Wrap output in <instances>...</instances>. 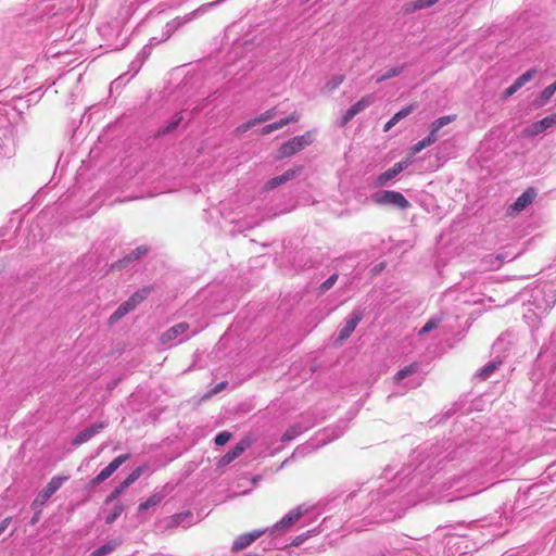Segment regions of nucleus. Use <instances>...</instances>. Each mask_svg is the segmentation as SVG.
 <instances>
[{"mask_svg":"<svg viewBox=\"0 0 556 556\" xmlns=\"http://www.w3.org/2000/svg\"><path fill=\"white\" fill-rule=\"evenodd\" d=\"M153 291L152 286H146L141 289L135 291L130 298L127 300L134 308H136L140 303H142Z\"/></svg>","mask_w":556,"mask_h":556,"instance_id":"a211bd4d","label":"nucleus"},{"mask_svg":"<svg viewBox=\"0 0 556 556\" xmlns=\"http://www.w3.org/2000/svg\"><path fill=\"white\" fill-rule=\"evenodd\" d=\"M116 201L119 202V203L125 202V200H121V199H117Z\"/></svg>","mask_w":556,"mask_h":556,"instance_id":"3c124183","label":"nucleus"},{"mask_svg":"<svg viewBox=\"0 0 556 556\" xmlns=\"http://www.w3.org/2000/svg\"><path fill=\"white\" fill-rule=\"evenodd\" d=\"M414 111V105H408L395 113L383 126V131H389L395 126L402 118L408 116Z\"/></svg>","mask_w":556,"mask_h":556,"instance_id":"6ab92c4d","label":"nucleus"},{"mask_svg":"<svg viewBox=\"0 0 556 556\" xmlns=\"http://www.w3.org/2000/svg\"><path fill=\"white\" fill-rule=\"evenodd\" d=\"M265 531L263 530H255L250 533H244L239 535L232 544L231 551L232 552H239L247 547H249L254 541H256L258 538H261Z\"/></svg>","mask_w":556,"mask_h":556,"instance_id":"9b49d317","label":"nucleus"},{"mask_svg":"<svg viewBox=\"0 0 556 556\" xmlns=\"http://www.w3.org/2000/svg\"><path fill=\"white\" fill-rule=\"evenodd\" d=\"M345 76L343 74L333 75L325 84L326 92H333L343 84Z\"/></svg>","mask_w":556,"mask_h":556,"instance_id":"393cba45","label":"nucleus"},{"mask_svg":"<svg viewBox=\"0 0 556 556\" xmlns=\"http://www.w3.org/2000/svg\"><path fill=\"white\" fill-rule=\"evenodd\" d=\"M536 191L534 188L527 189L522 194H520L517 200L508 206L507 215L516 216L520 212H522L526 207H528L535 199Z\"/></svg>","mask_w":556,"mask_h":556,"instance_id":"423d86ee","label":"nucleus"},{"mask_svg":"<svg viewBox=\"0 0 556 556\" xmlns=\"http://www.w3.org/2000/svg\"><path fill=\"white\" fill-rule=\"evenodd\" d=\"M189 517H191V511H189V510L182 511V513H179V514H175V515L170 516V518H169V526L170 527H177L185 519H187Z\"/></svg>","mask_w":556,"mask_h":556,"instance_id":"c756f323","label":"nucleus"},{"mask_svg":"<svg viewBox=\"0 0 556 556\" xmlns=\"http://www.w3.org/2000/svg\"><path fill=\"white\" fill-rule=\"evenodd\" d=\"M11 522V517H7L4 518L1 522H0V535L7 530V528L9 527Z\"/></svg>","mask_w":556,"mask_h":556,"instance_id":"37998d69","label":"nucleus"},{"mask_svg":"<svg viewBox=\"0 0 556 556\" xmlns=\"http://www.w3.org/2000/svg\"><path fill=\"white\" fill-rule=\"evenodd\" d=\"M517 90H519V88L513 84L510 85L508 88L505 89V91L503 92L502 94V99L503 100H506L508 99L509 97H511Z\"/></svg>","mask_w":556,"mask_h":556,"instance_id":"a19ab883","label":"nucleus"},{"mask_svg":"<svg viewBox=\"0 0 556 556\" xmlns=\"http://www.w3.org/2000/svg\"><path fill=\"white\" fill-rule=\"evenodd\" d=\"M555 91H556V81L542 90L541 98L543 99V101H547L553 97Z\"/></svg>","mask_w":556,"mask_h":556,"instance_id":"72a5a7b5","label":"nucleus"},{"mask_svg":"<svg viewBox=\"0 0 556 556\" xmlns=\"http://www.w3.org/2000/svg\"><path fill=\"white\" fill-rule=\"evenodd\" d=\"M457 118V115L456 114H453V115H445V116H441L439 118H437L434 122L431 123L430 125V134L431 135H437L438 131L443 128L444 126L455 122Z\"/></svg>","mask_w":556,"mask_h":556,"instance_id":"412c9836","label":"nucleus"},{"mask_svg":"<svg viewBox=\"0 0 556 556\" xmlns=\"http://www.w3.org/2000/svg\"><path fill=\"white\" fill-rule=\"evenodd\" d=\"M303 509L301 507H298L294 510H291L281 520L275 523L273 530L274 531H280L286 530L293 526L302 516H303Z\"/></svg>","mask_w":556,"mask_h":556,"instance_id":"dca6fc26","label":"nucleus"},{"mask_svg":"<svg viewBox=\"0 0 556 556\" xmlns=\"http://www.w3.org/2000/svg\"><path fill=\"white\" fill-rule=\"evenodd\" d=\"M302 170H303V166L300 165V166H295L293 168L286 170L283 174H281L279 176L273 177L271 179L266 181V184L264 185V190L265 191L274 190L275 188L298 177L302 173Z\"/></svg>","mask_w":556,"mask_h":556,"instance_id":"6e6552de","label":"nucleus"},{"mask_svg":"<svg viewBox=\"0 0 556 556\" xmlns=\"http://www.w3.org/2000/svg\"><path fill=\"white\" fill-rule=\"evenodd\" d=\"M410 161H401L395 163L391 168L387 169L382 174L377 177L376 184L377 186H384L389 180L397 176L401 172H403L408 165Z\"/></svg>","mask_w":556,"mask_h":556,"instance_id":"ddd939ff","label":"nucleus"},{"mask_svg":"<svg viewBox=\"0 0 556 556\" xmlns=\"http://www.w3.org/2000/svg\"><path fill=\"white\" fill-rule=\"evenodd\" d=\"M251 445V440L245 438L241 440L232 450L227 452L219 460L220 466H227L243 454V452Z\"/></svg>","mask_w":556,"mask_h":556,"instance_id":"f8f14e48","label":"nucleus"},{"mask_svg":"<svg viewBox=\"0 0 556 556\" xmlns=\"http://www.w3.org/2000/svg\"><path fill=\"white\" fill-rule=\"evenodd\" d=\"M149 252V247L147 245H140L137 247L135 250H132L130 253H128L125 257L119 260L116 263V266L119 268L126 267L129 263L139 260L140 257L144 256Z\"/></svg>","mask_w":556,"mask_h":556,"instance_id":"f3484780","label":"nucleus"},{"mask_svg":"<svg viewBox=\"0 0 556 556\" xmlns=\"http://www.w3.org/2000/svg\"><path fill=\"white\" fill-rule=\"evenodd\" d=\"M129 454H122L115 457L105 468H103L92 480V485H99L106 479H109L122 464L128 460Z\"/></svg>","mask_w":556,"mask_h":556,"instance_id":"0eeeda50","label":"nucleus"},{"mask_svg":"<svg viewBox=\"0 0 556 556\" xmlns=\"http://www.w3.org/2000/svg\"><path fill=\"white\" fill-rule=\"evenodd\" d=\"M372 201L377 205H391L401 210L409 207L407 199L399 191L383 190L372 195Z\"/></svg>","mask_w":556,"mask_h":556,"instance_id":"f03ea898","label":"nucleus"},{"mask_svg":"<svg viewBox=\"0 0 556 556\" xmlns=\"http://www.w3.org/2000/svg\"><path fill=\"white\" fill-rule=\"evenodd\" d=\"M543 130H546L553 126L556 125V113L554 114H551L544 118H542L541 121H539Z\"/></svg>","mask_w":556,"mask_h":556,"instance_id":"473e14b6","label":"nucleus"},{"mask_svg":"<svg viewBox=\"0 0 556 556\" xmlns=\"http://www.w3.org/2000/svg\"><path fill=\"white\" fill-rule=\"evenodd\" d=\"M228 382L227 381H222L220 383H218L216 387H214L208 393H206L204 396H203V400H207L210 399L211 396L222 392L223 390L226 389Z\"/></svg>","mask_w":556,"mask_h":556,"instance_id":"e433bc0d","label":"nucleus"},{"mask_svg":"<svg viewBox=\"0 0 556 556\" xmlns=\"http://www.w3.org/2000/svg\"><path fill=\"white\" fill-rule=\"evenodd\" d=\"M108 427L106 422H96L91 425L90 427H87L86 429L81 430L72 441L73 445H81L85 442L89 441L92 437L100 433L104 428Z\"/></svg>","mask_w":556,"mask_h":556,"instance_id":"1a4fd4ad","label":"nucleus"},{"mask_svg":"<svg viewBox=\"0 0 556 556\" xmlns=\"http://www.w3.org/2000/svg\"><path fill=\"white\" fill-rule=\"evenodd\" d=\"M121 545V541L118 539H114L109 541L106 544L93 551L90 556H106L112 553L117 546Z\"/></svg>","mask_w":556,"mask_h":556,"instance_id":"5701e85b","label":"nucleus"},{"mask_svg":"<svg viewBox=\"0 0 556 556\" xmlns=\"http://www.w3.org/2000/svg\"><path fill=\"white\" fill-rule=\"evenodd\" d=\"M315 140L314 132L308 130L301 136H295L290 140L286 141L279 148L278 159L290 157L293 154L302 151L305 147L312 144Z\"/></svg>","mask_w":556,"mask_h":556,"instance_id":"f257e3e1","label":"nucleus"},{"mask_svg":"<svg viewBox=\"0 0 556 556\" xmlns=\"http://www.w3.org/2000/svg\"><path fill=\"white\" fill-rule=\"evenodd\" d=\"M514 84L520 89L521 87H523L526 85V83L523 80H521V77L519 76L515 81Z\"/></svg>","mask_w":556,"mask_h":556,"instance_id":"de8ad7c7","label":"nucleus"},{"mask_svg":"<svg viewBox=\"0 0 556 556\" xmlns=\"http://www.w3.org/2000/svg\"><path fill=\"white\" fill-rule=\"evenodd\" d=\"M189 329V324L186 321H181L179 324L174 325L166 331H164L160 336V342L162 344H167L170 341H174L177 337L184 334Z\"/></svg>","mask_w":556,"mask_h":556,"instance_id":"4468645a","label":"nucleus"},{"mask_svg":"<svg viewBox=\"0 0 556 556\" xmlns=\"http://www.w3.org/2000/svg\"><path fill=\"white\" fill-rule=\"evenodd\" d=\"M300 119V114L294 111L289 116L281 118L277 122L264 126L261 130L262 135L266 136L275 130H278L291 123H296Z\"/></svg>","mask_w":556,"mask_h":556,"instance_id":"2eb2a0df","label":"nucleus"},{"mask_svg":"<svg viewBox=\"0 0 556 556\" xmlns=\"http://www.w3.org/2000/svg\"><path fill=\"white\" fill-rule=\"evenodd\" d=\"M500 364H501V363H495V362H492V363L486 364L485 366H483V367L480 369V371H479V374H478V375H479V377H480L481 379H483V380L488 379V378L491 376V374H492L493 371H495V370L498 368Z\"/></svg>","mask_w":556,"mask_h":556,"instance_id":"cd10ccee","label":"nucleus"},{"mask_svg":"<svg viewBox=\"0 0 556 556\" xmlns=\"http://www.w3.org/2000/svg\"><path fill=\"white\" fill-rule=\"evenodd\" d=\"M400 74V70L396 67L390 68L383 76L377 79V83H381Z\"/></svg>","mask_w":556,"mask_h":556,"instance_id":"ea45409f","label":"nucleus"},{"mask_svg":"<svg viewBox=\"0 0 556 556\" xmlns=\"http://www.w3.org/2000/svg\"><path fill=\"white\" fill-rule=\"evenodd\" d=\"M67 477H53L45 489H42L33 502L34 507L43 506L48 500L62 486Z\"/></svg>","mask_w":556,"mask_h":556,"instance_id":"20e7f679","label":"nucleus"},{"mask_svg":"<svg viewBox=\"0 0 556 556\" xmlns=\"http://www.w3.org/2000/svg\"><path fill=\"white\" fill-rule=\"evenodd\" d=\"M514 84L520 89L521 87H523L526 85V83L523 80H521V77L519 76L515 81Z\"/></svg>","mask_w":556,"mask_h":556,"instance_id":"09e8293b","label":"nucleus"},{"mask_svg":"<svg viewBox=\"0 0 556 556\" xmlns=\"http://www.w3.org/2000/svg\"><path fill=\"white\" fill-rule=\"evenodd\" d=\"M248 130H249V128L247 127V124L243 123V124H241L240 126L237 127L236 132L237 134H243V132H245Z\"/></svg>","mask_w":556,"mask_h":556,"instance_id":"49530a36","label":"nucleus"},{"mask_svg":"<svg viewBox=\"0 0 556 556\" xmlns=\"http://www.w3.org/2000/svg\"><path fill=\"white\" fill-rule=\"evenodd\" d=\"M124 511V506L122 504H117L114 506L113 510L106 516L105 522L111 525L113 523Z\"/></svg>","mask_w":556,"mask_h":556,"instance_id":"7c9ffc66","label":"nucleus"},{"mask_svg":"<svg viewBox=\"0 0 556 556\" xmlns=\"http://www.w3.org/2000/svg\"><path fill=\"white\" fill-rule=\"evenodd\" d=\"M163 498H164L163 494L154 493V494L150 495L147 498V501H144L143 503H141L139 505L138 510L143 511V510L149 509L150 507L156 506L163 501Z\"/></svg>","mask_w":556,"mask_h":556,"instance_id":"bb28decb","label":"nucleus"},{"mask_svg":"<svg viewBox=\"0 0 556 556\" xmlns=\"http://www.w3.org/2000/svg\"><path fill=\"white\" fill-rule=\"evenodd\" d=\"M299 431L295 428L288 429L281 437L282 442H288L296 438Z\"/></svg>","mask_w":556,"mask_h":556,"instance_id":"58836bf2","label":"nucleus"},{"mask_svg":"<svg viewBox=\"0 0 556 556\" xmlns=\"http://www.w3.org/2000/svg\"><path fill=\"white\" fill-rule=\"evenodd\" d=\"M135 308L131 306V304L128 301H125L122 303L116 311L110 316V324H114L118 321L121 318H123L125 315L134 311Z\"/></svg>","mask_w":556,"mask_h":556,"instance_id":"4be33fe9","label":"nucleus"},{"mask_svg":"<svg viewBox=\"0 0 556 556\" xmlns=\"http://www.w3.org/2000/svg\"><path fill=\"white\" fill-rule=\"evenodd\" d=\"M418 369H419L418 364L417 363H412V364L405 366L404 368H402L401 370H399L394 375L393 379H394V381L399 382V381L405 379L407 376L417 372Z\"/></svg>","mask_w":556,"mask_h":556,"instance_id":"a878e982","label":"nucleus"},{"mask_svg":"<svg viewBox=\"0 0 556 556\" xmlns=\"http://www.w3.org/2000/svg\"><path fill=\"white\" fill-rule=\"evenodd\" d=\"M276 115L275 109L267 110L257 116L260 124L265 123Z\"/></svg>","mask_w":556,"mask_h":556,"instance_id":"4c0bfd02","label":"nucleus"},{"mask_svg":"<svg viewBox=\"0 0 556 556\" xmlns=\"http://www.w3.org/2000/svg\"><path fill=\"white\" fill-rule=\"evenodd\" d=\"M440 321H441V318H438V319L431 318V319H429L425 324V326L419 330V334L424 336V334L430 332L431 330L435 329L439 326Z\"/></svg>","mask_w":556,"mask_h":556,"instance_id":"2f4dec72","label":"nucleus"},{"mask_svg":"<svg viewBox=\"0 0 556 556\" xmlns=\"http://www.w3.org/2000/svg\"><path fill=\"white\" fill-rule=\"evenodd\" d=\"M337 280H338V275L337 274L331 275L327 280H325L320 285V291L321 292L328 291L330 288H332V286L337 282Z\"/></svg>","mask_w":556,"mask_h":556,"instance_id":"c9c22d12","label":"nucleus"},{"mask_svg":"<svg viewBox=\"0 0 556 556\" xmlns=\"http://www.w3.org/2000/svg\"><path fill=\"white\" fill-rule=\"evenodd\" d=\"M375 102L374 94H366L362 97L357 102L351 105L339 121V126L344 127L348 125L357 114L365 111Z\"/></svg>","mask_w":556,"mask_h":556,"instance_id":"7ed1b4c3","label":"nucleus"},{"mask_svg":"<svg viewBox=\"0 0 556 556\" xmlns=\"http://www.w3.org/2000/svg\"><path fill=\"white\" fill-rule=\"evenodd\" d=\"M146 469L147 465H142L134 469L132 472L129 473L128 477L111 492V494L106 497L105 503H111L118 498L127 488H129L141 477Z\"/></svg>","mask_w":556,"mask_h":556,"instance_id":"39448f33","label":"nucleus"},{"mask_svg":"<svg viewBox=\"0 0 556 556\" xmlns=\"http://www.w3.org/2000/svg\"><path fill=\"white\" fill-rule=\"evenodd\" d=\"M535 74H536L535 70H529L526 73H523L522 75H520V77H521V80H523L527 84L534 77Z\"/></svg>","mask_w":556,"mask_h":556,"instance_id":"79ce46f5","label":"nucleus"},{"mask_svg":"<svg viewBox=\"0 0 556 556\" xmlns=\"http://www.w3.org/2000/svg\"><path fill=\"white\" fill-rule=\"evenodd\" d=\"M543 128L540 122H534L523 130V135L527 137H535L539 134L543 132Z\"/></svg>","mask_w":556,"mask_h":556,"instance_id":"c85d7f7f","label":"nucleus"},{"mask_svg":"<svg viewBox=\"0 0 556 556\" xmlns=\"http://www.w3.org/2000/svg\"><path fill=\"white\" fill-rule=\"evenodd\" d=\"M39 517H40V516H39V513H38V514H36V515L33 517V519H31V523H33V525H35V523L39 520Z\"/></svg>","mask_w":556,"mask_h":556,"instance_id":"8fccbe9b","label":"nucleus"},{"mask_svg":"<svg viewBox=\"0 0 556 556\" xmlns=\"http://www.w3.org/2000/svg\"><path fill=\"white\" fill-rule=\"evenodd\" d=\"M230 439H231V433H230V432H228V431H222V432H219V433L215 437L214 441H215V444H216V445H224V444H226Z\"/></svg>","mask_w":556,"mask_h":556,"instance_id":"f704fd0d","label":"nucleus"},{"mask_svg":"<svg viewBox=\"0 0 556 556\" xmlns=\"http://www.w3.org/2000/svg\"><path fill=\"white\" fill-rule=\"evenodd\" d=\"M362 319L363 315L359 311H354L351 314L350 319L346 320L345 326L339 332V344H341L351 337V334L354 332V330L356 329L357 325L362 321Z\"/></svg>","mask_w":556,"mask_h":556,"instance_id":"9d476101","label":"nucleus"},{"mask_svg":"<svg viewBox=\"0 0 556 556\" xmlns=\"http://www.w3.org/2000/svg\"><path fill=\"white\" fill-rule=\"evenodd\" d=\"M245 124H247V127L250 129V128H252V127H254V126L258 125V124H260V122H258V118H257V116H256V117H254V118H252V119H250V121L245 122Z\"/></svg>","mask_w":556,"mask_h":556,"instance_id":"a18cd8bd","label":"nucleus"},{"mask_svg":"<svg viewBox=\"0 0 556 556\" xmlns=\"http://www.w3.org/2000/svg\"><path fill=\"white\" fill-rule=\"evenodd\" d=\"M440 0H415L410 3L405 4V13H414L416 11L430 8L437 4Z\"/></svg>","mask_w":556,"mask_h":556,"instance_id":"aec40b11","label":"nucleus"},{"mask_svg":"<svg viewBox=\"0 0 556 556\" xmlns=\"http://www.w3.org/2000/svg\"><path fill=\"white\" fill-rule=\"evenodd\" d=\"M386 267V263H380L378 265H376L374 268H372V273L374 275H378L379 273H381Z\"/></svg>","mask_w":556,"mask_h":556,"instance_id":"c03bdc74","label":"nucleus"},{"mask_svg":"<svg viewBox=\"0 0 556 556\" xmlns=\"http://www.w3.org/2000/svg\"><path fill=\"white\" fill-rule=\"evenodd\" d=\"M437 140H438V135H431L429 132V135L426 138H424L422 140L418 141L416 144H414L412 147V153L413 154L419 153L420 151H422L427 147L433 144Z\"/></svg>","mask_w":556,"mask_h":556,"instance_id":"b1692460","label":"nucleus"}]
</instances>
